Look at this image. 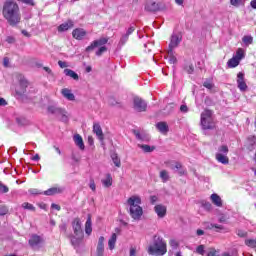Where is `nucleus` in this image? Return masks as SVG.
Here are the masks:
<instances>
[{"label":"nucleus","mask_w":256,"mask_h":256,"mask_svg":"<svg viewBox=\"0 0 256 256\" xmlns=\"http://www.w3.org/2000/svg\"><path fill=\"white\" fill-rule=\"evenodd\" d=\"M2 15L11 27H17V25L21 23L19 4L13 0H8L4 3Z\"/></svg>","instance_id":"obj_1"},{"label":"nucleus","mask_w":256,"mask_h":256,"mask_svg":"<svg viewBox=\"0 0 256 256\" xmlns=\"http://www.w3.org/2000/svg\"><path fill=\"white\" fill-rule=\"evenodd\" d=\"M141 196L132 195L127 199V205L129 207L128 213L134 221H141L143 217V207H141Z\"/></svg>","instance_id":"obj_2"},{"label":"nucleus","mask_w":256,"mask_h":256,"mask_svg":"<svg viewBox=\"0 0 256 256\" xmlns=\"http://www.w3.org/2000/svg\"><path fill=\"white\" fill-rule=\"evenodd\" d=\"M147 251L149 255L163 256L167 253V242L164 241L163 237L155 235Z\"/></svg>","instance_id":"obj_3"},{"label":"nucleus","mask_w":256,"mask_h":256,"mask_svg":"<svg viewBox=\"0 0 256 256\" xmlns=\"http://www.w3.org/2000/svg\"><path fill=\"white\" fill-rule=\"evenodd\" d=\"M200 125L204 131L215 129V119L213 118V111L204 110L201 113Z\"/></svg>","instance_id":"obj_4"},{"label":"nucleus","mask_w":256,"mask_h":256,"mask_svg":"<svg viewBox=\"0 0 256 256\" xmlns=\"http://www.w3.org/2000/svg\"><path fill=\"white\" fill-rule=\"evenodd\" d=\"M229 147L227 145H221L215 154V159L222 165H229Z\"/></svg>","instance_id":"obj_5"},{"label":"nucleus","mask_w":256,"mask_h":256,"mask_svg":"<svg viewBox=\"0 0 256 256\" xmlns=\"http://www.w3.org/2000/svg\"><path fill=\"white\" fill-rule=\"evenodd\" d=\"M181 41H183V36L179 33H173L170 38L168 50L174 51V49H177Z\"/></svg>","instance_id":"obj_6"},{"label":"nucleus","mask_w":256,"mask_h":256,"mask_svg":"<svg viewBox=\"0 0 256 256\" xmlns=\"http://www.w3.org/2000/svg\"><path fill=\"white\" fill-rule=\"evenodd\" d=\"M109 42V38L102 37L98 40H94L88 47H86V53H91L93 49L96 47H103V45H107Z\"/></svg>","instance_id":"obj_7"},{"label":"nucleus","mask_w":256,"mask_h":256,"mask_svg":"<svg viewBox=\"0 0 256 256\" xmlns=\"http://www.w3.org/2000/svg\"><path fill=\"white\" fill-rule=\"evenodd\" d=\"M133 108L138 112L142 113L143 111H147V102L139 97H135L133 101Z\"/></svg>","instance_id":"obj_8"},{"label":"nucleus","mask_w":256,"mask_h":256,"mask_svg":"<svg viewBox=\"0 0 256 256\" xmlns=\"http://www.w3.org/2000/svg\"><path fill=\"white\" fill-rule=\"evenodd\" d=\"M81 227H82L81 219L75 218L72 221V228H73L74 235L76 237H83V228Z\"/></svg>","instance_id":"obj_9"},{"label":"nucleus","mask_w":256,"mask_h":256,"mask_svg":"<svg viewBox=\"0 0 256 256\" xmlns=\"http://www.w3.org/2000/svg\"><path fill=\"white\" fill-rule=\"evenodd\" d=\"M135 32V26H130L125 33H123L119 40V45L123 47L129 41V36Z\"/></svg>","instance_id":"obj_10"},{"label":"nucleus","mask_w":256,"mask_h":256,"mask_svg":"<svg viewBox=\"0 0 256 256\" xmlns=\"http://www.w3.org/2000/svg\"><path fill=\"white\" fill-rule=\"evenodd\" d=\"M43 243V238H41V236L34 234L31 236V238L29 239V245L33 248V249H37L39 247H41V244Z\"/></svg>","instance_id":"obj_11"},{"label":"nucleus","mask_w":256,"mask_h":256,"mask_svg":"<svg viewBox=\"0 0 256 256\" xmlns=\"http://www.w3.org/2000/svg\"><path fill=\"white\" fill-rule=\"evenodd\" d=\"M237 85L238 89L242 92L247 91V83L245 82V74L239 72L237 75Z\"/></svg>","instance_id":"obj_12"},{"label":"nucleus","mask_w":256,"mask_h":256,"mask_svg":"<svg viewBox=\"0 0 256 256\" xmlns=\"http://www.w3.org/2000/svg\"><path fill=\"white\" fill-rule=\"evenodd\" d=\"M65 192L64 186H54L49 188L48 190L44 191V195L51 196V195H59Z\"/></svg>","instance_id":"obj_13"},{"label":"nucleus","mask_w":256,"mask_h":256,"mask_svg":"<svg viewBox=\"0 0 256 256\" xmlns=\"http://www.w3.org/2000/svg\"><path fill=\"white\" fill-rule=\"evenodd\" d=\"M161 9V4L155 2L154 0H148L145 5V10L150 12L159 11Z\"/></svg>","instance_id":"obj_14"},{"label":"nucleus","mask_w":256,"mask_h":256,"mask_svg":"<svg viewBox=\"0 0 256 256\" xmlns=\"http://www.w3.org/2000/svg\"><path fill=\"white\" fill-rule=\"evenodd\" d=\"M154 211L159 219H163L167 215V206L158 204L154 207Z\"/></svg>","instance_id":"obj_15"},{"label":"nucleus","mask_w":256,"mask_h":256,"mask_svg":"<svg viewBox=\"0 0 256 256\" xmlns=\"http://www.w3.org/2000/svg\"><path fill=\"white\" fill-rule=\"evenodd\" d=\"M86 35L87 31H85L83 28H76L72 32V37H74V39H76L77 41H83Z\"/></svg>","instance_id":"obj_16"},{"label":"nucleus","mask_w":256,"mask_h":256,"mask_svg":"<svg viewBox=\"0 0 256 256\" xmlns=\"http://www.w3.org/2000/svg\"><path fill=\"white\" fill-rule=\"evenodd\" d=\"M93 133L96 134V137H97V139H99V141L105 140V135L103 134V129L101 128V125L99 123L93 124Z\"/></svg>","instance_id":"obj_17"},{"label":"nucleus","mask_w":256,"mask_h":256,"mask_svg":"<svg viewBox=\"0 0 256 256\" xmlns=\"http://www.w3.org/2000/svg\"><path fill=\"white\" fill-rule=\"evenodd\" d=\"M61 93L63 95V97L65 99H67L68 101H75V94H73V92L71 91V89L69 88H63L61 90Z\"/></svg>","instance_id":"obj_18"},{"label":"nucleus","mask_w":256,"mask_h":256,"mask_svg":"<svg viewBox=\"0 0 256 256\" xmlns=\"http://www.w3.org/2000/svg\"><path fill=\"white\" fill-rule=\"evenodd\" d=\"M156 129H158L162 135H167V133H169V125H167V122H158L156 124Z\"/></svg>","instance_id":"obj_19"},{"label":"nucleus","mask_w":256,"mask_h":256,"mask_svg":"<svg viewBox=\"0 0 256 256\" xmlns=\"http://www.w3.org/2000/svg\"><path fill=\"white\" fill-rule=\"evenodd\" d=\"M105 251V237L100 236L97 245V255H103Z\"/></svg>","instance_id":"obj_20"},{"label":"nucleus","mask_w":256,"mask_h":256,"mask_svg":"<svg viewBox=\"0 0 256 256\" xmlns=\"http://www.w3.org/2000/svg\"><path fill=\"white\" fill-rule=\"evenodd\" d=\"M210 199L216 207H223V200L220 195L214 193L210 196Z\"/></svg>","instance_id":"obj_21"},{"label":"nucleus","mask_w":256,"mask_h":256,"mask_svg":"<svg viewBox=\"0 0 256 256\" xmlns=\"http://www.w3.org/2000/svg\"><path fill=\"white\" fill-rule=\"evenodd\" d=\"M74 139V143L75 145H77V147H79V149H81V151L85 150V143L83 142V137H81V135L76 134L73 137Z\"/></svg>","instance_id":"obj_22"},{"label":"nucleus","mask_w":256,"mask_h":256,"mask_svg":"<svg viewBox=\"0 0 256 256\" xmlns=\"http://www.w3.org/2000/svg\"><path fill=\"white\" fill-rule=\"evenodd\" d=\"M64 75H66V77L74 79V81H79V74L69 68L64 69Z\"/></svg>","instance_id":"obj_23"},{"label":"nucleus","mask_w":256,"mask_h":256,"mask_svg":"<svg viewBox=\"0 0 256 256\" xmlns=\"http://www.w3.org/2000/svg\"><path fill=\"white\" fill-rule=\"evenodd\" d=\"M73 27V21L69 20L63 24H61L59 27H58V31L60 33H63L64 31H69V29H71Z\"/></svg>","instance_id":"obj_24"},{"label":"nucleus","mask_w":256,"mask_h":256,"mask_svg":"<svg viewBox=\"0 0 256 256\" xmlns=\"http://www.w3.org/2000/svg\"><path fill=\"white\" fill-rule=\"evenodd\" d=\"M60 121L63 123H67L69 121V116H67V111L65 109L60 108V112H58L57 116Z\"/></svg>","instance_id":"obj_25"},{"label":"nucleus","mask_w":256,"mask_h":256,"mask_svg":"<svg viewBox=\"0 0 256 256\" xmlns=\"http://www.w3.org/2000/svg\"><path fill=\"white\" fill-rule=\"evenodd\" d=\"M27 85H29V82H27L26 79H21L20 80L21 90H16L17 95H24L25 94V89H27Z\"/></svg>","instance_id":"obj_26"},{"label":"nucleus","mask_w":256,"mask_h":256,"mask_svg":"<svg viewBox=\"0 0 256 256\" xmlns=\"http://www.w3.org/2000/svg\"><path fill=\"white\" fill-rule=\"evenodd\" d=\"M116 243H117V234L113 233L110 239L108 240V247L110 251H113V249H115Z\"/></svg>","instance_id":"obj_27"},{"label":"nucleus","mask_w":256,"mask_h":256,"mask_svg":"<svg viewBox=\"0 0 256 256\" xmlns=\"http://www.w3.org/2000/svg\"><path fill=\"white\" fill-rule=\"evenodd\" d=\"M85 233L86 235H91L93 233V226L91 222V216H88L87 221L85 223Z\"/></svg>","instance_id":"obj_28"},{"label":"nucleus","mask_w":256,"mask_h":256,"mask_svg":"<svg viewBox=\"0 0 256 256\" xmlns=\"http://www.w3.org/2000/svg\"><path fill=\"white\" fill-rule=\"evenodd\" d=\"M102 184L106 188L111 187V185H113V177H111V174H106V178L102 179Z\"/></svg>","instance_id":"obj_29"},{"label":"nucleus","mask_w":256,"mask_h":256,"mask_svg":"<svg viewBox=\"0 0 256 256\" xmlns=\"http://www.w3.org/2000/svg\"><path fill=\"white\" fill-rule=\"evenodd\" d=\"M171 169L172 171H178L179 175H185V170H182L183 166L179 162H176L174 165H172Z\"/></svg>","instance_id":"obj_30"},{"label":"nucleus","mask_w":256,"mask_h":256,"mask_svg":"<svg viewBox=\"0 0 256 256\" xmlns=\"http://www.w3.org/2000/svg\"><path fill=\"white\" fill-rule=\"evenodd\" d=\"M248 149L250 151H253L254 149H256V136L248 137Z\"/></svg>","instance_id":"obj_31"},{"label":"nucleus","mask_w":256,"mask_h":256,"mask_svg":"<svg viewBox=\"0 0 256 256\" xmlns=\"http://www.w3.org/2000/svg\"><path fill=\"white\" fill-rule=\"evenodd\" d=\"M81 241H83V236H72L71 243L73 247H79L81 245Z\"/></svg>","instance_id":"obj_32"},{"label":"nucleus","mask_w":256,"mask_h":256,"mask_svg":"<svg viewBox=\"0 0 256 256\" xmlns=\"http://www.w3.org/2000/svg\"><path fill=\"white\" fill-rule=\"evenodd\" d=\"M241 63V61L237 58H234V56L227 62V65L230 69H234V67H237Z\"/></svg>","instance_id":"obj_33"},{"label":"nucleus","mask_w":256,"mask_h":256,"mask_svg":"<svg viewBox=\"0 0 256 256\" xmlns=\"http://www.w3.org/2000/svg\"><path fill=\"white\" fill-rule=\"evenodd\" d=\"M168 61L171 65L177 63V57H175V52L173 50H168Z\"/></svg>","instance_id":"obj_34"},{"label":"nucleus","mask_w":256,"mask_h":256,"mask_svg":"<svg viewBox=\"0 0 256 256\" xmlns=\"http://www.w3.org/2000/svg\"><path fill=\"white\" fill-rule=\"evenodd\" d=\"M140 149L144 151V153H153L155 151V146H149L147 144L139 145Z\"/></svg>","instance_id":"obj_35"},{"label":"nucleus","mask_w":256,"mask_h":256,"mask_svg":"<svg viewBox=\"0 0 256 256\" xmlns=\"http://www.w3.org/2000/svg\"><path fill=\"white\" fill-rule=\"evenodd\" d=\"M111 159L115 165V167H121V159L117 155V153H112L111 154Z\"/></svg>","instance_id":"obj_36"},{"label":"nucleus","mask_w":256,"mask_h":256,"mask_svg":"<svg viewBox=\"0 0 256 256\" xmlns=\"http://www.w3.org/2000/svg\"><path fill=\"white\" fill-rule=\"evenodd\" d=\"M160 179L162 180V183H167V181H169V172H167V170H161Z\"/></svg>","instance_id":"obj_37"},{"label":"nucleus","mask_w":256,"mask_h":256,"mask_svg":"<svg viewBox=\"0 0 256 256\" xmlns=\"http://www.w3.org/2000/svg\"><path fill=\"white\" fill-rule=\"evenodd\" d=\"M48 111L52 114V115H58V113H61V108L57 107V106H49L48 107Z\"/></svg>","instance_id":"obj_38"},{"label":"nucleus","mask_w":256,"mask_h":256,"mask_svg":"<svg viewBox=\"0 0 256 256\" xmlns=\"http://www.w3.org/2000/svg\"><path fill=\"white\" fill-rule=\"evenodd\" d=\"M234 58L239 59L241 61V59L245 58V50H243V48H239L236 51V55L234 56Z\"/></svg>","instance_id":"obj_39"},{"label":"nucleus","mask_w":256,"mask_h":256,"mask_svg":"<svg viewBox=\"0 0 256 256\" xmlns=\"http://www.w3.org/2000/svg\"><path fill=\"white\" fill-rule=\"evenodd\" d=\"M245 1L247 0H230V5L232 7H241V5H245Z\"/></svg>","instance_id":"obj_40"},{"label":"nucleus","mask_w":256,"mask_h":256,"mask_svg":"<svg viewBox=\"0 0 256 256\" xmlns=\"http://www.w3.org/2000/svg\"><path fill=\"white\" fill-rule=\"evenodd\" d=\"M242 41L246 47H249V45H251L253 43V38L251 36L247 35L242 38Z\"/></svg>","instance_id":"obj_41"},{"label":"nucleus","mask_w":256,"mask_h":256,"mask_svg":"<svg viewBox=\"0 0 256 256\" xmlns=\"http://www.w3.org/2000/svg\"><path fill=\"white\" fill-rule=\"evenodd\" d=\"M201 205H202L203 209H205V211H212V209H213V205L211 204V202L202 201Z\"/></svg>","instance_id":"obj_42"},{"label":"nucleus","mask_w":256,"mask_h":256,"mask_svg":"<svg viewBox=\"0 0 256 256\" xmlns=\"http://www.w3.org/2000/svg\"><path fill=\"white\" fill-rule=\"evenodd\" d=\"M245 245H247V247H251V249H255L256 239H246L245 240Z\"/></svg>","instance_id":"obj_43"},{"label":"nucleus","mask_w":256,"mask_h":256,"mask_svg":"<svg viewBox=\"0 0 256 256\" xmlns=\"http://www.w3.org/2000/svg\"><path fill=\"white\" fill-rule=\"evenodd\" d=\"M23 209H27L28 211H35V206L33 204H30L29 202H24L22 204Z\"/></svg>","instance_id":"obj_44"},{"label":"nucleus","mask_w":256,"mask_h":256,"mask_svg":"<svg viewBox=\"0 0 256 256\" xmlns=\"http://www.w3.org/2000/svg\"><path fill=\"white\" fill-rule=\"evenodd\" d=\"M195 253H197L198 255H205V245H199L196 248Z\"/></svg>","instance_id":"obj_45"},{"label":"nucleus","mask_w":256,"mask_h":256,"mask_svg":"<svg viewBox=\"0 0 256 256\" xmlns=\"http://www.w3.org/2000/svg\"><path fill=\"white\" fill-rule=\"evenodd\" d=\"M184 71H186V73L191 75L193 71H195V67H193V64H188L184 67Z\"/></svg>","instance_id":"obj_46"},{"label":"nucleus","mask_w":256,"mask_h":256,"mask_svg":"<svg viewBox=\"0 0 256 256\" xmlns=\"http://www.w3.org/2000/svg\"><path fill=\"white\" fill-rule=\"evenodd\" d=\"M9 213V208L5 205H0V216L7 215Z\"/></svg>","instance_id":"obj_47"},{"label":"nucleus","mask_w":256,"mask_h":256,"mask_svg":"<svg viewBox=\"0 0 256 256\" xmlns=\"http://www.w3.org/2000/svg\"><path fill=\"white\" fill-rule=\"evenodd\" d=\"M106 51H107L106 46H100L99 49L96 51L97 57H101L103 53H105Z\"/></svg>","instance_id":"obj_48"},{"label":"nucleus","mask_w":256,"mask_h":256,"mask_svg":"<svg viewBox=\"0 0 256 256\" xmlns=\"http://www.w3.org/2000/svg\"><path fill=\"white\" fill-rule=\"evenodd\" d=\"M203 86L206 88V89H213L215 87V85L213 84V82L211 80H206L204 83H203Z\"/></svg>","instance_id":"obj_49"},{"label":"nucleus","mask_w":256,"mask_h":256,"mask_svg":"<svg viewBox=\"0 0 256 256\" xmlns=\"http://www.w3.org/2000/svg\"><path fill=\"white\" fill-rule=\"evenodd\" d=\"M0 193H9V187L0 182Z\"/></svg>","instance_id":"obj_50"},{"label":"nucleus","mask_w":256,"mask_h":256,"mask_svg":"<svg viewBox=\"0 0 256 256\" xmlns=\"http://www.w3.org/2000/svg\"><path fill=\"white\" fill-rule=\"evenodd\" d=\"M169 243H170V247H172V249H177V247H179V242H177V240H175V239H171Z\"/></svg>","instance_id":"obj_51"},{"label":"nucleus","mask_w":256,"mask_h":256,"mask_svg":"<svg viewBox=\"0 0 256 256\" xmlns=\"http://www.w3.org/2000/svg\"><path fill=\"white\" fill-rule=\"evenodd\" d=\"M180 111H181V113H187L189 111V108L187 107V105L182 104L180 106Z\"/></svg>","instance_id":"obj_52"},{"label":"nucleus","mask_w":256,"mask_h":256,"mask_svg":"<svg viewBox=\"0 0 256 256\" xmlns=\"http://www.w3.org/2000/svg\"><path fill=\"white\" fill-rule=\"evenodd\" d=\"M58 65H59V67H61V69H65L68 67L67 62H64L61 60L58 61Z\"/></svg>","instance_id":"obj_53"},{"label":"nucleus","mask_w":256,"mask_h":256,"mask_svg":"<svg viewBox=\"0 0 256 256\" xmlns=\"http://www.w3.org/2000/svg\"><path fill=\"white\" fill-rule=\"evenodd\" d=\"M237 236L238 237H247V232H245L243 230H238L237 231Z\"/></svg>","instance_id":"obj_54"},{"label":"nucleus","mask_w":256,"mask_h":256,"mask_svg":"<svg viewBox=\"0 0 256 256\" xmlns=\"http://www.w3.org/2000/svg\"><path fill=\"white\" fill-rule=\"evenodd\" d=\"M51 208L56 211H61V206H59V204L52 203Z\"/></svg>","instance_id":"obj_55"},{"label":"nucleus","mask_w":256,"mask_h":256,"mask_svg":"<svg viewBox=\"0 0 256 256\" xmlns=\"http://www.w3.org/2000/svg\"><path fill=\"white\" fill-rule=\"evenodd\" d=\"M6 42H7V43H10V44L15 43V38L12 37V36H8V37L6 38Z\"/></svg>","instance_id":"obj_56"},{"label":"nucleus","mask_w":256,"mask_h":256,"mask_svg":"<svg viewBox=\"0 0 256 256\" xmlns=\"http://www.w3.org/2000/svg\"><path fill=\"white\" fill-rule=\"evenodd\" d=\"M29 193H31V195H39V194H41V192H39V190H37V189H30Z\"/></svg>","instance_id":"obj_57"},{"label":"nucleus","mask_w":256,"mask_h":256,"mask_svg":"<svg viewBox=\"0 0 256 256\" xmlns=\"http://www.w3.org/2000/svg\"><path fill=\"white\" fill-rule=\"evenodd\" d=\"M137 255V249L134 247L130 248V256H136Z\"/></svg>","instance_id":"obj_58"},{"label":"nucleus","mask_w":256,"mask_h":256,"mask_svg":"<svg viewBox=\"0 0 256 256\" xmlns=\"http://www.w3.org/2000/svg\"><path fill=\"white\" fill-rule=\"evenodd\" d=\"M196 235H197L198 237H201V236L205 235V231H203L202 229H198V230L196 231Z\"/></svg>","instance_id":"obj_59"},{"label":"nucleus","mask_w":256,"mask_h":256,"mask_svg":"<svg viewBox=\"0 0 256 256\" xmlns=\"http://www.w3.org/2000/svg\"><path fill=\"white\" fill-rule=\"evenodd\" d=\"M7 105V101L4 98H0V107H5Z\"/></svg>","instance_id":"obj_60"},{"label":"nucleus","mask_w":256,"mask_h":256,"mask_svg":"<svg viewBox=\"0 0 256 256\" xmlns=\"http://www.w3.org/2000/svg\"><path fill=\"white\" fill-rule=\"evenodd\" d=\"M4 67H9V58L5 57L3 60Z\"/></svg>","instance_id":"obj_61"},{"label":"nucleus","mask_w":256,"mask_h":256,"mask_svg":"<svg viewBox=\"0 0 256 256\" xmlns=\"http://www.w3.org/2000/svg\"><path fill=\"white\" fill-rule=\"evenodd\" d=\"M90 189H91L92 191H95L96 185H95V182H94V181L90 182Z\"/></svg>","instance_id":"obj_62"},{"label":"nucleus","mask_w":256,"mask_h":256,"mask_svg":"<svg viewBox=\"0 0 256 256\" xmlns=\"http://www.w3.org/2000/svg\"><path fill=\"white\" fill-rule=\"evenodd\" d=\"M250 5H251L252 9H256V0H252L250 2Z\"/></svg>","instance_id":"obj_63"},{"label":"nucleus","mask_w":256,"mask_h":256,"mask_svg":"<svg viewBox=\"0 0 256 256\" xmlns=\"http://www.w3.org/2000/svg\"><path fill=\"white\" fill-rule=\"evenodd\" d=\"M215 255H216L215 250H211L210 252H208V256H215Z\"/></svg>","instance_id":"obj_64"}]
</instances>
